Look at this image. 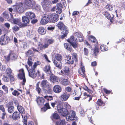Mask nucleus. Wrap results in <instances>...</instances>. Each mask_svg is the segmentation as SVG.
<instances>
[{
  "label": "nucleus",
  "mask_w": 125,
  "mask_h": 125,
  "mask_svg": "<svg viewBox=\"0 0 125 125\" xmlns=\"http://www.w3.org/2000/svg\"><path fill=\"white\" fill-rule=\"evenodd\" d=\"M44 98L48 101L53 100V97L52 96H46L44 97Z\"/></svg>",
  "instance_id": "obj_53"
},
{
  "label": "nucleus",
  "mask_w": 125,
  "mask_h": 125,
  "mask_svg": "<svg viewBox=\"0 0 125 125\" xmlns=\"http://www.w3.org/2000/svg\"><path fill=\"white\" fill-rule=\"evenodd\" d=\"M17 11L19 13L24 12L26 9H28L26 6L22 2H20L15 7Z\"/></svg>",
  "instance_id": "obj_9"
},
{
  "label": "nucleus",
  "mask_w": 125,
  "mask_h": 125,
  "mask_svg": "<svg viewBox=\"0 0 125 125\" xmlns=\"http://www.w3.org/2000/svg\"><path fill=\"white\" fill-rule=\"evenodd\" d=\"M64 106V107L65 108V109H66L67 110L71 108V106L68 104L67 103H64L63 106Z\"/></svg>",
  "instance_id": "obj_55"
},
{
  "label": "nucleus",
  "mask_w": 125,
  "mask_h": 125,
  "mask_svg": "<svg viewBox=\"0 0 125 125\" xmlns=\"http://www.w3.org/2000/svg\"><path fill=\"white\" fill-rule=\"evenodd\" d=\"M70 96V94H68L66 92H65L61 95L60 98L62 101H65L68 99Z\"/></svg>",
  "instance_id": "obj_18"
},
{
  "label": "nucleus",
  "mask_w": 125,
  "mask_h": 125,
  "mask_svg": "<svg viewBox=\"0 0 125 125\" xmlns=\"http://www.w3.org/2000/svg\"><path fill=\"white\" fill-rule=\"evenodd\" d=\"M38 33L41 35H44L46 33V31L44 28L42 27H39L38 30Z\"/></svg>",
  "instance_id": "obj_31"
},
{
  "label": "nucleus",
  "mask_w": 125,
  "mask_h": 125,
  "mask_svg": "<svg viewBox=\"0 0 125 125\" xmlns=\"http://www.w3.org/2000/svg\"><path fill=\"white\" fill-rule=\"evenodd\" d=\"M95 104H97L101 106L102 105H104L105 104V103L102 100L100 99H98L97 101L95 103Z\"/></svg>",
  "instance_id": "obj_42"
},
{
  "label": "nucleus",
  "mask_w": 125,
  "mask_h": 125,
  "mask_svg": "<svg viewBox=\"0 0 125 125\" xmlns=\"http://www.w3.org/2000/svg\"><path fill=\"white\" fill-rule=\"evenodd\" d=\"M19 71V73L18 75V77L20 79L23 80V81L21 82V83L22 85H24L26 82L24 70L22 68L20 69Z\"/></svg>",
  "instance_id": "obj_7"
},
{
  "label": "nucleus",
  "mask_w": 125,
  "mask_h": 125,
  "mask_svg": "<svg viewBox=\"0 0 125 125\" xmlns=\"http://www.w3.org/2000/svg\"><path fill=\"white\" fill-rule=\"evenodd\" d=\"M32 58L31 56H29L27 63L29 66H31L33 64V62L32 61Z\"/></svg>",
  "instance_id": "obj_44"
},
{
  "label": "nucleus",
  "mask_w": 125,
  "mask_h": 125,
  "mask_svg": "<svg viewBox=\"0 0 125 125\" xmlns=\"http://www.w3.org/2000/svg\"><path fill=\"white\" fill-rule=\"evenodd\" d=\"M62 9L59 7H57L56 10V13L58 14H60L62 11Z\"/></svg>",
  "instance_id": "obj_63"
},
{
  "label": "nucleus",
  "mask_w": 125,
  "mask_h": 125,
  "mask_svg": "<svg viewBox=\"0 0 125 125\" xmlns=\"http://www.w3.org/2000/svg\"><path fill=\"white\" fill-rule=\"evenodd\" d=\"M9 54L10 57V60L12 61H14L17 59V56L14 52L11 50H10Z\"/></svg>",
  "instance_id": "obj_24"
},
{
  "label": "nucleus",
  "mask_w": 125,
  "mask_h": 125,
  "mask_svg": "<svg viewBox=\"0 0 125 125\" xmlns=\"http://www.w3.org/2000/svg\"><path fill=\"white\" fill-rule=\"evenodd\" d=\"M54 42V40L52 38L48 39L46 38L44 40L43 44L41 42H38L37 49L33 47H32L31 49L34 52L42 51L43 50L48 48L50 45L52 44Z\"/></svg>",
  "instance_id": "obj_2"
},
{
  "label": "nucleus",
  "mask_w": 125,
  "mask_h": 125,
  "mask_svg": "<svg viewBox=\"0 0 125 125\" xmlns=\"http://www.w3.org/2000/svg\"><path fill=\"white\" fill-rule=\"evenodd\" d=\"M32 9H35L38 11H39L40 10V7L39 5H36L34 2V4L33 6L32 7Z\"/></svg>",
  "instance_id": "obj_50"
},
{
  "label": "nucleus",
  "mask_w": 125,
  "mask_h": 125,
  "mask_svg": "<svg viewBox=\"0 0 125 125\" xmlns=\"http://www.w3.org/2000/svg\"><path fill=\"white\" fill-rule=\"evenodd\" d=\"M104 15L106 18L110 20L111 22V23L113 22L114 19V15H113L112 17H111L109 13L107 11L105 12Z\"/></svg>",
  "instance_id": "obj_22"
},
{
  "label": "nucleus",
  "mask_w": 125,
  "mask_h": 125,
  "mask_svg": "<svg viewBox=\"0 0 125 125\" xmlns=\"http://www.w3.org/2000/svg\"><path fill=\"white\" fill-rule=\"evenodd\" d=\"M51 0H43L42 2V6L45 7H47L51 5L52 4Z\"/></svg>",
  "instance_id": "obj_29"
},
{
  "label": "nucleus",
  "mask_w": 125,
  "mask_h": 125,
  "mask_svg": "<svg viewBox=\"0 0 125 125\" xmlns=\"http://www.w3.org/2000/svg\"><path fill=\"white\" fill-rule=\"evenodd\" d=\"M123 22V20L122 19H119L116 21L115 22L117 25H119L121 24H122Z\"/></svg>",
  "instance_id": "obj_62"
},
{
  "label": "nucleus",
  "mask_w": 125,
  "mask_h": 125,
  "mask_svg": "<svg viewBox=\"0 0 125 125\" xmlns=\"http://www.w3.org/2000/svg\"><path fill=\"white\" fill-rule=\"evenodd\" d=\"M91 89H90L88 88V87L86 86H85V87H83V89L85 91H87L88 93H92L93 92L94 89V86L93 85L91 86Z\"/></svg>",
  "instance_id": "obj_36"
},
{
  "label": "nucleus",
  "mask_w": 125,
  "mask_h": 125,
  "mask_svg": "<svg viewBox=\"0 0 125 125\" xmlns=\"http://www.w3.org/2000/svg\"><path fill=\"white\" fill-rule=\"evenodd\" d=\"M100 49L102 51H105L108 50V47L106 45L103 44L100 46Z\"/></svg>",
  "instance_id": "obj_47"
},
{
  "label": "nucleus",
  "mask_w": 125,
  "mask_h": 125,
  "mask_svg": "<svg viewBox=\"0 0 125 125\" xmlns=\"http://www.w3.org/2000/svg\"><path fill=\"white\" fill-rule=\"evenodd\" d=\"M61 83L62 84L66 86L69 85L70 82L68 79H64L61 81Z\"/></svg>",
  "instance_id": "obj_41"
},
{
  "label": "nucleus",
  "mask_w": 125,
  "mask_h": 125,
  "mask_svg": "<svg viewBox=\"0 0 125 125\" xmlns=\"http://www.w3.org/2000/svg\"><path fill=\"white\" fill-rule=\"evenodd\" d=\"M36 101L39 105H43L45 102H46L45 100L42 97H38L36 99Z\"/></svg>",
  "instance_id": "obj_25"
},
{
  "label": "nucleus",
  "mask_w": 125,
  "mask_h": 125,
  "mask_svg": "<svg viewBox=\"0 0 125 125\" xmlns=\"http://www.w3.org/2000/svg\"><path fill=\"white\" fill-rule=\"evenodd\" d=\"M17 109L19 111V112L21 114H24L25 113V111L24 108L23 107L20 105H19V103H18L16 104Z\"/></svg>",
  "instance_id": "obj_26"
},
{
  "label": "nucleus",
  "mask_w": 125,
  "mask_h": 125,
  "mask_svg": "<svg viewBox=\"0 0 125 125\" xmlns=\"http://www.w3.org/2000/svg\"><path fill=\"white\" fill-rule=\"evenodd\" d=\"M62 59V56L59 54H57L55 55V58L54 60H56L57 61H61Z\"/></svg>",
  "instance_id": "obj_43"
},
{
  "label": "nucleus",
  "mask_w": 125,
  "mask_h": 125,
  "mask_svg": "<svg viewBox=\"0 0 125 125\" xmlns=\"http://www.w3.org/2000/svg\"><path fill=\"white\" fill-rule=\"evenodd\" d=\"M46 103L44 105V106L42 108V110L44 112H45L47 109H51L49 103H46Z\"/></svg>",
  "instance_id": "obj_38"
},
{
  "label": "nucleus",
  "mask_w": 125,
  "mask_h": 125,
  "mask_svg": "<svg viewBox=\"0 0 125 125\" xmlns=\"http://www.w3.org/2000/svg\"><path fill=\"white\" fill-rule=\"evenodd\" d=\"M41 64V62L40 61H37L35 62L33 66V67L32 68V69H35V68L37 67V66L38 65H39Z\"/></svg>",
  "instance_id": "obj_56"
},
{
  "label": "nucleus",
  "mask_w": 125,
  "mask_h": 125,
  "mask_svg": "<svg viewBox=\"0 0 125 125\" xmlns=\"http://www.w3.org/2000/svg\"><path fill=\"white\" fill-rule=\"evenodd\" d=\"M12 94L14 96H18L20 94V93L16 90H14L13 92H12Z\"/></svg>",
  "instance_id": "obj_59"
},
{
  "label": "nucleus",
  "mask_w": 125,
  "mask_h": 125,
  "mask_svg": "<svg viewBox=\"0 0 125 125\" xmlns=\"http://www.w3.org/2000/svg\"><path fill=\"white\" fill-rule=\"evenodd\" d=\"M70 70V68L68 66H65L64 67L63 71L66 75H68Z\"/></svg>",
  "instance_id": "obj_40"
},
{
  "label": "nucleus",
  "mask_w": 125,
  "mask_h": 125,
  "mask_svg": "<svg viewBox=\"0 0 125 125\" xmlns=\"http://www.w3.org/2000/svg\"><path fill=\"white\" fill-rule=\"evenodd\" d=\"M50 80L51 82L53 83H59L60 81V79L59 77L53 74H51L50 76Z\"/></svg>",
  "instance_id": "obj_15"
},
{
  "label": "nucleus",
  "mask_w": 125,
  "mask_h": 125,
  "mask_svg": "<svg viewBox=\"0 0 125 125\" xmlns=\"http://www.w3.org/2000/svg\"><path fill=\"white\" fill-rule=\"evenodd\" d=\"M9 76H8L7 75L5 74L3 75L2 78L3 81L5 82H7L9 81Z\"/></svg>",
  "instance_id": "obj_48"
},
{
  "label": "nucleus",
  "mask_w": 125,
  "mask_h": 125,
  "mask_svg": "<svg viewBox=\"0 0 125 125\" xmlns=\"http://www.w3.org/2000/svg\"><path fill=\"white\" fill-rule=\"evenodd\" d=\"M20 113L19 112L17 111H15L12 114V118L14 120H18L20 118Z\"/></svg>",
  "instance_id": "obj_20"
},
{
  "label": "nucleus",
  "mask_w": 125,
  "mask_h": 125,
  "mask_svg": "<svg viewBox=\"0 0 125 125\" xmlns=\"http://www.w3.org/2000/svg\"><path fill=\"white\" fill-rule=\"evenodd\" d=\"M12 30L13 32H16L20 30V28L17 25H15L12 28Z\"/></svg>",
  "instance_id": "obj_54"
},
{
  "label": "nucleus",
  "mask_w": 125,
  "mask_h": 125,
  "mask_svg": "<svg viewBox=\"0 0 125 125\" xmlns=\"http://www.w3.org/2000/svg\"><path fill=\"white\" fill-rule=\"evenodd\" d=\"M37 73L38 76L40 77V78L41 79H43L44 78V75L43 73H42V74L41 73V72L39 70L37 71Z\"/></svg>",
  "instance_id": "obj_52"
},
{
  "label": "nucleus",
  "mask_w": 125,
  "mask_h": 125,
  "mask_svg": "<svg viewBox=\"0 0 125 125\" xmlns=\"http://www.w3.org/2000/svg\"><path fill=\"white\" fill-rule=\"evenodd\" d=\"M78 72L83 77H84L85 75V68L83 66V63H81L80 68L79 69Z\"/></svg>",
  "instance_id": "obj_21"
},
{
  "label": "nucleus",
  "mask_w": 125,
  "mask_h": 125,
  "mask_svg": "<svg viewBox=\"0 0 125 125\" xmlns=\"http://www.w3.org/2000/svg\"><path fill=\"white\" fill-rule=\"evenodd\" d=\"M105 8L107 10L110 11L113 10V6L110 3H108L106 5L105 7Z\"/></svg>",
  "instance_id": "obj_39"
},
{
  "label": "nucleus",
  "mask_w": 125,
  "mask_h": 125,
  "mask_svg": "<svg viewBox=\"0 0 125 125\" xmlns=\"http://www.w3.org/2000/svg\"><path fill=\"white\" fill-rule=\"evenodd\" d=\"M21 116L22 118H23V120L22 122L23 125H27V123L28 119L27 117L29 116V114H26L24 116L22 115Z\"/></svg>",
  "instance_id": "obj_33"
},
{
  "label": "nucleus",
  "mask_w": 125,
  "mask_h": 125,
  "mask_svg": "<svg viewBox=\"0 0 125 125\" xmlns=\"http://www.w3.org/2000/svg\"><path fill=\"white\" fill-rule=\"evenodd\" d=\"M56 125H65V119L59 120L57 121L55 123Z\"/></svg>",
  "instance_id": "obj_37"
},
{
  "label": "nucleus",
  "mask_w": 125,
  "mask_h": 125,
  "mask_svg": "<svg viewBox=\"0 0 125 125\" xmlns=\"http://www.w3.org/2000/svg\"><path fill=\"white\" fill-rule=\"evenodd\" d=\"M23 4L27 9H30L34 5V2L32 0H24Z\"/></svg>",
  "instance_id": "obj_12"
},
{
  "label": "nucleus",
  "mask_w": 125,
  "mask_h": 125,
  "mask_svg": "<svg viewBox=\"0 0 125 125\" xmlns=\"http://www.w3.org/2000/svg\"><path fill=\"white\" fill-rule=\"evenodd\" d=\"M50 22L55 23L58 20L59 15L55 13H52L50 15Z\"/></svg>",
  "instance_id": "obj_14"
},
{
  "label": "nucleus",
  "mask_w": 125,
  "mask_h": 125,
  "mask_svg": "<svg viewBox=\"0 0 125 125\" xmlns=\"http://www.w3.org/2000/svg\"><path fill=\"white\" fill-rule=\"evenodd\" d=\"M26 16L29 19H34L35 17V14L32 11H28L26 12Z\"/></svg>",
  "instance_id": "obj_23"
},
{
  "label": "nucleus",
  "mask_w": 125,
  "mask_h": 125,
  "mask_svg": "<svg viewBox=\"0 0 125 125\" xmlns=\"http://www.w3.org/2000/svg\"><path fill=\"white\" fill-rule=\"evenodd\" d=\"M2 88L4 90L6 93H8V87L5 85H3L2 87Z\"/></svg>",
  "instance_id": "obj_64"
},
{
  "label": "nucleus",
  "mask_w": 125,
  "mask_h": 125,
  "mask_svg": "<svg viewBox=\"0 0 125 125\" xmlns=\"http://www.w3.org/2000/svg\"><path fill=\"white\" fill-rule=\"evenodd\" d=\"M43 70L47 74L50 75L52 73L51 67L50 65L45 66L43 69Z\"/></svg>",
  "instance_id": "obj_19"
},
{
  "label": "nucleus",
  "mask_w": 125,
  "mask_h": 125,
  "mask_svg": "<svg viewBox=\"0 0 125 125\" xmlns=\"http://www.w3.org/2000/svg\"><path fill=\"white\" fill-rule=\"evenodd\" d=\"M51 118L53 120V119L56 120L59 119L60 117L58 113H54L52 115Z\"/></svg>",
  "instance_id": "obj_32"
},
{
  "label": "nucleus",
  "mask_w": 125,
  "mask_h": 125,
  "mask_svg": "<svg viewBox=\"0 0 125 125\" xmlns=\"http://www.w3.org/2000/svg\"><path fill=\"white\" fill-rule=\"evenodd\" d=\"M26 54L27 56H31L32 58L34 56L33 53L31 50H28L26 53Z\"/></svg>",
  "instance_id": "obj_49"
},
{
  "label": "nucleus",
  "mask_w": 125,
  "mask_h": 125,
  "mask_svg": "<svg viewBox=\"0 0 125 125\" xmlns=\"http://www.w3.org/2000/svg\"><path fill=\"white\" fill-rule=\"evenodd\" d=\"M84 53L85 55L88 56L89 54V51L87 49L84 48L83 49Z\"/></svg>",
  "instance_id": "obj_60"
},
{
  "label": "nucleus",
  "mask_w": 125,
  "mask_h": 125,
  "mask_svg": "<svg viewBox=\"0 0 125 125\" xmlns=\"http://www.w3.org/2000/svg\"><path fill=\"white\" fill-rule=\"evenodd\" d=\"M94 3L93 5L96 8H99L100 5L99 0H94Z\"/></svg>",
  "instance_id": "obj_46"
},
{
  "label": "nucleus",
  "mask_w": 125,
  "mask_h": 125,
  "mask_svg": "<svg viewBox=\"0 0 125 125\" xmlns=\"http://www.w3.org/2000/svg\"><path fill=\"white\" fill-rule=\"evenodd\" d=\"M66 57V62L68 64H72L74 62H78V56L76 53H73L72 54V56L70 55H67Z\"/></svg>",
  "instance_id": "obj_5"
},
{
  "label": "nucleus",
  "mask_w": 125,
  "mask_h": 125,
  "mask_svg": "<svg viewBox=\"0 0 125 125\" xmlns=\"http://www.w3.org/2000/svg\"><path fill=\"white\" fill-rule=\"evenodd\" d=\"M4 58L7 62H9L10 60V57L9 54L7 56H4Z\"/></svg>",
  "instance_id": "obj_61"
},
{
  "label": "nucleus",
  "mask_w": 125,
  "mask_h": 125,
  "mask_svg": "<svg viewBox=\"0 0 125 125\" xmlns=\"http://www.w3.org/2000/svg\"><path fill=\"white\" fill-rule=\"evenodd\" d=\"M103 90L105 93L107 94H110L112 92V91L111 90H107L106 88H104Z\"/></svg>",
  "instance_id": "obj_58"
},
{
  "label": "nucleus",
  "mask_w": 125,
  "mask_h": 125,
  "mask_svg": "<svg viewBox=\"0 0 125 125\" xmlns=\"http://www.w3.org/2000/svg\"><path fill=\"white\" fill-rule=\"evenodd\" d=\"M14 106H11L8 108V111L9 113L11 114L14 111Z\"/></svg>",
  "instance_id": "obj_51"
},
{
  "label": "nucleus",
  "mask_w": 125,
  "mask_h": 125,
  "mask_svg": "<svg viewBox=\"0 0 125 125\" xmlns=\"http://www.w3.org/2000/svg\"><path fill=\"white\" fill-rule=\"evenodd\" d=\"M53 90L55 93H59L61 92L62 88L59 85H55L53 87Z\"/></svg>",
  "instance_id": "obj_27"
},
{
  "label": "nucleus",
  "mask_w": 125,
  "mask_h": 125,
  "mask_svg": "<svg viewBox=\"0 0 125 125\" xmlns=\"http://www.w3.org/2000/svg\"><path fill=\"white\" fill-rule=\"evenodd\" d=\"M64 48L67 51L70 52H71L72 50V48L71 46V45L69 43H66L64 44Z\"/></svg>",
  "instance_id": "obj_34"
},
{
  "label": "nucleus",
  "mask_w": 125,
  "mask_h": 125,
  "mask_svg": "<svg viewBox=\"0 0 125 125\" xmlns=\"http://www.w3.org/2000/svg\"><path fill=\"white\" fill-rule=\"evenodd\" d=\"M22 23L21 22V27H24L26 26L30 22L29 19L26 16H22Z\"/></svg>",
  "instance_id": "obj_13"
},
{
  "label": "nucleus",
  "mask_w": 125,
  "mask_h": 125,
  "mask_svg": "<svg viewBox=\"0 0 125 125\" xmlns=\"http://www.w3.org/2000/svg\"><path fill=\"white\" fill-rule=\"evenodd\" d=\"M53 63L56 67L60 69H62V64L61 61H57L56 60H54Z\"/></svg>",
  "instance_id": "obj_28"
},
{
  "label": "nucleus",
  "mask_w": 125,
  "mask_h": 125,
  "mask_svg": "<svg viewBox=\"0 0 125 125\" xmlns=\"http://www.w3.org/2000/svg\"><path fill=\"white\" fill-rule=\"evenodd\" d=\"M56 26L59 29L63 31L61 32L62 35L60 36L59 37V39H61L62 40L67 36L69 32V30L67 26L61 21H60L58 23Z\"/></svg>",
  "instance_id": "obj_3"
},
{
  "label": "nucleus",
  "mask_w": 125,
  "mask_h": 125,
  "mask_svg": "<svg viewBox=\"0 0 125 125\" xmlns=\"http://www.w3.org/2000/svg\"><path fill=\"white\" fill-rule=\"evenodd\" d=\"M3 17L6 19L10 21L9 16L8 13L6 11H4L2 13Z\"/></svg>",
  "instance_id": "obj_45"
},
{
  "label": "nucleus",
  "mask_w": 125,
  "mask_h": 125,
  "mask_svg": "<svg viewBox=\"0 0 125 125\" xmlns=\"http://www.w3.org/2000/svg\"><path fill=\"white\" fill-rule=\"evenodd\" d=\"M41 86L43 90L47 92H50L52 91L51 85L47 80H43L41 83Z\"/></svg>",
  "instance_id": "obj_4"
},
{
  "label": "nucleus",
  "mask_w": 125,
  "mask_h": 125,
  "mask_svg": "<svg viewBox=\"0 0 125 125\" xmlns=\"http://www.w3.org/2000/svg\"><path fill=\"white\" fill-rule=\"evenodd\" d=\"M12 72V70L10 68H8L6 69V73L8 75H11Z\"/></svg>",
  "instance_id": "obj_57"
},
{
  "label": "nucleus",
  "mask_w": 125,
  "mask_h": 125,
  "mask_svg": "<svg viewBox=\"0 0 125 125\" xmlns=\"http://www.w3.org/2000/svg\"><path fill=\"white\" fill-rule=\"evenodd\" d=\"M11 17L10 21L12 23L16 24L21 27V20L19 19H14L12 13H10Z\"/></svg>",
  "instance_id": "obj_11"
},
{
  "label": "nucleus",
  "mask_w": 125,
  "mask_h": 125,
  "mask_svg": "<svg viewBox=\"0 0 125 125\" xmlns=\"http://www.w3.org/2000/svg\"><path fill=\"white\" fill-rule=\"evenodd\" d=\"M93 54L95 56L97 55L98 53L99 52V47L97 45H95L93 49Z\"/></svg>",
  "instance_id": "obj_35"
},
{
  "label": "nucleus",
  "mask_w": 125,
  "mask_h": 125,
  "mask_svg": "<svg viewBox=\"0 0 125 125\" xmlns=\"http://www.w3.org/2000/svg\"><path fill=\"white\" fill-rule=\"evenodd\" d=\"M88 39L91 42L95 43V45H97L98 44V42L95 38L92 35H90L88 37Z\"/></svg>",
  "instance_id": "obj_30"
},
{
  "label": "nucleus",
  "mask_w": 125,
  "mask_h": 125,
  "mask_svg": "<svg viewBox=\"0 0 125 125\" xmlns=\"http://www.w3.org/2000/svg\"><path fill=\"white\" fill-rule=\"evenodd\" d=\"M10 40L9 38L5 34L1 36L0 38V45H6Z\"/></svg>",
  "instance_id": "obj_8"
},
{
  "label": "nucleus",
  "mask_w": 125,
  "mask_h": 125,
  "mask_svg": "<svg viewBox=\"0 0 125 125\" xmlns=\"http://www.w3.org/2000/svg\"><path fill=\"white\" fill-rule=\"evenodd\" d=\"M50 15L45 14L43 15L41 21L40 23L42 25H45L50 21Z\"/></svg>",
  "instance_id": "obj_10"
},
{
  "label": "nucleus",
  "mask_w": 125,
  "mask_h": 125,
  "mask_svg": "<svg viewBox=\"0 0 125 125\" xmlns=\"http://www.w3.org/2000/svg\"><path fill=\"white\" fill-rule=\"evenodd\" d=\"M67 41L74 49H76L78 47V44L77 42V39L76 38L74 40L73 36H71L70 38L67 40Z\"/></svg>",
  "instance_id": "obj_6"
},
{
  "label": "nucleus",
  "mask_w": 125,
  "mask_h": 125,
  "mask_svg": "<svg viewBox=\"0 0 125 125\" xmlns=\"http://www.w3.org/2000/svg\"><path fill=\"white\" fill-rule=\"evenodd\" d=\"M57 111L60 115L64 117H67L66 119L68 121L76 120L77 118L75 117V113L73 110L71 111L69 113L68 110L63 108L62 103L61 101L58 102L57 107Z\"/></svg>",
  "instance_id": "obj_1"
},
{
  "label": "nucleus",
  "mask_w": 125,
  "mask_h": 125,
  "mask_svg": "<svg viewBox=\"0 0 125 125\" xmlns=\"http://www.w3.org/2000/svg\"><path fill=\"white\" fill-rule=\"evenodd\" d=\"M74 36L77 37L76 38L78 39V42H82L84 39V36L83 34L80 32H75L74 34Z\"/></svg>",
  "instance_id": "obj_16"
},
{
  "label": "nucleus",
  "mask_w": 125,
  "mask_h": 125,
  "mask_svg": "<svg viewBox=\"0 0 125 125\" xmlns=\"http://www.w3.org/2000/svg\"><path fill=\"white\" fill-rule=\"evenodd\" d=\"M29 76L33 78H35L37 75V73L35 70L31 68L28 70Z\"/></svg>",
  "instance_id": "obj_17"
}]
</instances>
